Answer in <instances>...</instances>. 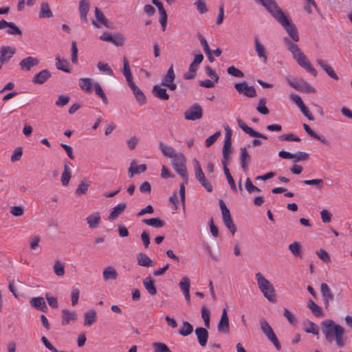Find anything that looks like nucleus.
<instances>
[{"instance_id":"obj_39","label":"nucleus","mask_w":352,"mask_h":352,"mask_svg":"<svg viewBox=\"0 0 352 352\" xmlns=\"http://www.w3.org/2000/svg\"><path fill=\"white\" fill-rule=\"evenodd\" d=\"M289 250L292 254V255L295 257H302V252H301V245L299 242L295 241L292 243H291L289 247Z\"/></svg>"},{"instance_id":"obj_15","label":"nucleus","mask_w":352,"mask_h":352,"mask_svg":"<svg viewBox=\"0 0 352 352\" xmlns=\"http://www.w3.org/2000/svg\"><path fill=\"white\" fill-rule=\"evenodd\" d=\"M237 123L239 126L247 134L251 137L259 138L267 140V138L261 133L254 131L251 127H249L240 118L237 119Z\"/></svg>"},{"instance_id":"obj_44","label":"nucleus","mask_w":352,"mask_h":352,"mask_svg":"<svg viewBox=\"0 0 352 352\" xmlns=\"http://www.w3.org/2000/svg\"><path fill=\"white\" fill-rule=\"evenodd\" d=\"M307 307L311 310V311L316 316H323L322 308L316 303H315L312 300H309Z\"/></svg>"},{"instance_id":"obj_45","label":"nucleus","mask_w":352,"mask_h":352,"mask_svg":"<svg viewBox=\"0 0 352 352\" xmlns=\"http://www.w3.org/2000/svg\"><path fill=\"white\" fill-rule=\"evenodd\" d=\"M95 15L97 21L100 23H101L107 28H110V25L109 23L108 22V20L106 19L104 14L98 8H95Z\"/></svg>"},{"instance_id":"obj_19","label":"nucleus","mask_w":352,"mask_h":352,"mask_svg":"<svg viewBox=\"0 0 352 352\" xmlns=\"http://www.w3.org/2000/svg\"><path fill=\"white\" fill-rule=\"evenodd\" d=\"M38 63L39 60L37 58L28 56L21 60L19 65L21 69H26L27 71H29L32 67L38 65Z\"/></svg>"},{"instance_id":"obj_43","label":"nucleus","mask_w":352,"mask_h":352,"mask_svg":"<svg viewBox=\"0 0 352 352\" xmlns=\"http://www.w3.org/2000/svg\"><path fill=\"white\" fill-rule=\"evenodd\" d=\"M53 16V14L46 2H43L41 5V11L39 13L40 18H50Z\"/></svg>"},{"instance_id":"obj_18","label":"nucleus","mask_w":352,"mask_h":352,"mask_svg":"<svg viewBox=\"0 0 352 352\" xmlns=\"http://www.w3.org/2000/svg\"><path fill=\"white\" fill-rule=\"evenodd\" d=\"M207 328L197 327L195 330V333L197 338L198 343L200 346H204L206 345L208 339V331Z\"/></svg>"},{"instance_id":"obj_62","label":"nucleus","mask_w":352,"mask_h":352,"mask_svg":"<svg viewBox=\"0 0 352 352\" xmlns=\"http://www.w3.org/2000/svg\"><path fill=\"white\" fill-rule=\"evenodd\" d=\"M245 186L246 190L250 194L253 193L254 192H260L261 191V190L258 187L253 185L252 181L250 180V179L249 177H248L246 179Z\"/></svg>"},{"instance_id":"obj_11","label":"nucleus","mask_w":352,"mask_h":352,"mask_svg":"<svg viewBox=\"0 0 352 352\" xmlns=\"http://www.w3.org/2000/svg\"><path fill=\"white\" fill-rule=\"evenodd\" d=\"M175 77L173 65H171L163 77L161 85L168 88L171 91H175L177 87L175 82Z\"/></svg>"},{"instance_id":"obj_23","label":"nucleus","mask_w":352,"mask_h":352,"mask_svg":"<svg viewBox=\"0 0 352 352\" xmlns=\"http://www.w3.org/2000/svg\"><path fill=\"white\" fill-rule=\"evenodd\" d=\"M152 93L155 97L162 100H168L170 98L169 95L167 94L166 89L157 85L153 86Z\"/></svg>"},{"instance_id":"obj_63","label":"nucleus","mask_w":352,"mask_h":352,"mask_svg":"<svg viewBox=\"0 0 352 352\" xmlns=\"http://www.w3.org/2000/svg\"><path fill=\"white\" fill-rule=\"evenodd\" d=\"M220 135L221 131H219L215 132L213 135L208 137L205 141L206 146L210 147L211 145H212Z\"/></svg>"},{"instance_id":"obj_20","label":"nucleus","mask_w":352,"mask_h":352,"mask_svg":"<svg viewBox=\"0 0 352 352\" xmlns=\"http://www.w3.org/2000/svg\"><path fill=\"white\" fill-rule=\"evenodd\" d=\"M52 74L47 69H43L36 74L32 78L34 84L42 85L45 83L50 77Z\"/></svg>"},{"instance_id":"obj_24","label":"nucleus","mask_w":352,"mask_h":352,"mask_svg":"<svg viewBox=\"0 0 352 352\" xmlns=\"http://www.w3.org/2000/svg\"><path fill=\"white\" fill-rule=\"evenodd\" d=\"M63 318L61 321L62 325H67L71 322H75L77 319V314L75 311H71L68 309L62 311Z\"/></svg>"},{"instance_id":"obj_1","label":"nucleus","mask_w":352,"mask_h":352,"mask_svg":"<svg viewBox=\"0 0 352 352\" xmlns=\"http://www.w3.org/2000/svg\"><path fill=\"white\" fill-rule=\"evenodd\" d=\"M320 329L328 343L335 342L338 347H342L346 344V338L344 327L333 320L327 319L322 321Z\"/></svg>"},{"instance_id":"obj_55","label":"nucleus","mask_w":352,"mask_h":352,"mask_svg":"<svg viewBox=\"0 0 352 352\" xmlns=\"http://www.w3.org/2000/svg\"><path fill=\"white\" fill-rule=\"evenodd\" d=\"M179 285L183 293L190 291V279L187 276H184L180 280Z\"/></svg>"},{"instance_id":"obj_6","label":"nucleus","mask_w":352,"mask_h":352,"mask_svg":"<svg viewBox=\"0 0 352 352\" xmlns=\"http://www.w3.org/2000/svg\"><path fill=\"white\" fill-rule=\"evenodd\" d=\"M261 3L278 22L286 16L274 0H261Z\"/></svg>"},{"instance_id":"obj_40","label":"nucleus","mask_w":352,"mask_h":352,"mask_svg":"<svg viewBox=\"0 0 352 352\" xmlns=\"http://www.w3.org/2000/svg\"><path fill=\"white\" fill-rule=\"evenodd\" d=\"M102 275L104 280H115L117 278L118 273L113 267H107L104 270Z\"/></svg>"},{"instance_id":"obj_52","label":"nucleus","mask_w":352,"mask_h":352,"mask_svg":"<svg viewBox=\"0 0 352 352\" xmlns=\"http://www.w3.org/2000/svg\"><path fill=\"white\" fill-rule=\"evenodd\" d=\"M55 60L56 67L58 69L67 73H70V70L65 67L68 64V62L66 60H61L59 56H56Z\"/></svg>"},{"instance_id":"obj_50","label":"nucleus","mask_w":352,"mask_h":352,"mask_svg":"<svg viewBox=\"0 0 352 352\" xmlns=\"http://www.w3.org/2000/svg\"><path fill=\"white\" fill-rule=\"evenodd\" d=\"M98 69L100 72L104 73V74L112 76L113 74V69L107 63H104L101 61H99L97 64Z\"/></svg>"},{"instance_id":"obj_34","label":"nucleus","mask_w":352,"mask_h":352,"mask_svg":"<svg viewBox=\"0 0 352 352\" xmlns=\"http://www.w3.org/2000/svg\"><path fill=\"white\" fill-rule=\"evenodd\" d=\"M303 127H304V129L305 130V131L307 133V134L309 135H310L311 137L319 140L320 142H321L322 143H323L325 145H327V146H329L330 144V142L324 137V136H321V135H318L316 133H315L310 127L309 125H307V124H303Z\"/></svg>"},{"instance_id":"obj_13","label":"nucleus","mask_w":352,"mask_h":352,"mask_svg":"<svg viewBox=\"0 0 352 352\" xmlns=\"http://www.w3.org/2000/svg\"><path fill=\"white\" fill-rule=\"evenodd\" d=\"M234 88L239 94H243L248 98H254L256 96V91L253 86H248L246 82L236 83Z\"/></svg>"},{"instance_id":"obj_9","label":"nucleus","mask_w":352,"mask_h":352,"mask_svg":"<svg viewBox=\"0 0 352 352\" xmlns=\"http://www.w3.org/2000/svg\"><path fill=\"white\" fill-rule=\"evenodd\" d=\"M286 82L294 89L298 91L306 93H315L316 90L307 81L300 79L298 81L291 79L289 77L285 78Z\"/></svg>"},{"instance_id":"obj_17","label":"nucleus","mask_w":352,"mask_h":352,"mask_svg":"<svg viewBox=\"0 0 352 352\" xmlns=\"http://www.w3.org/2000/svg\"><path fill=\"white\" fill-rule=\"evenodd\" d=\"M217 329L219 332L228 333L230 332L229 318L226 309H223L221 319L217 325Z\"/></svg>"},{"instance_id":"obj_57","label":"nucleus","mask_w":352,"mask_h":352,"mask_svg":"<svg viewBox=\"0 0 352 352\" xmlns=\"http://www.w3.org/2000/svg\"><path fill=\"white\" fill-rule=\"evenodd\" d=\"M227 72L228 74L233 76L236 78H243L244 74L239 69L235 67L234 66H230L228 68Z\"/></svg>"},{"instance_id":"obj_51","label":"nucleus","mask_w":352,"mask_h":352,"mask_svg":"<svg viewBox=\"0 0 352 352\" xmlns=\"http://www.w3.org/2000/svg\"><path fill=\"white\" fill-rule=\"evenodd\" d=\"M94 87H95L96 94L101 98L102 101L104 104H107L108 99H107V97L106 96L104 92L103 91V89H102L101 85L98 82H96L94 84Z\"/></svg>"},{"instance_id":"obj_30","label":"nucleus","mask_w":352,"mask_h":352,"mask_svg":"<svg viewBox=\"0 0 352 352\" xmlns=\"http://www.w3.org/2000/svg\"><path fill=\"white\" fill-rule=\"evenodd\" d=\"M146 170V164H140L137 165L136 162L133 160L130 164V167L129 168V173L130 177H133L134 175L135 174H140L141 173L144 172Z\"/></svg>"},{"instance_id":"obj_60","label":"nucleus","mask_w":352,"mask_h":352,"mask_svg":"<svg viewBox=\"0 0 352 352\" xmlns=\"http://www.w3.org/2000/svg\"><path fill=\"white\" fill-rule=\"evenodd\" d=\"M224 173H225L226 177V178L228 179V184L230 186L231 189L234 192H236L237 191V188H236V184L234 183L233 177H232V175H231V174L230 173V170H229L228 168H226V170H224Z\"/></svg>"},{"instance_id":"obj_27","label":"nucleus","mask_w":352,"mask_h":352,"mask_svg":"<svg viewBox=\"0 0 352 352\" xmlns=\"http://www.w3.org/2000/svg\"><path fill=\"white\" fill-rule=\"evenodd\" d=\"M317 63L323 69V70L334 80H338V76L336 73L334 72L333 68L328 65L324 60L318 58L316 60Z\"/></svg>"},{"instance_id":"obj_2","label":"nucleus","mask_w":352,"mask_h":352,"mask_svg":"<svg viewBox=\"0 0 352 352\" xmlns=\"http://www.w3.org/2000/svg\"><path fill=\"white\" fill-rule=\"evenodd\" d=\"M284 43L287 45V50L292 53L294 59L296 60L298 65L311 74L314 77L317 76V70L311 65L309 60L298 45L292 43L288 38H284Z\"/></svg>"},{"instance_id":"obj_22","label":"nucleus","mask_w":352,"mask_h":352,"mask_svg":"<svg viewBox=\"0 0 352 352\" xmlns=\"http://www.w3.org/2000/svg\"><path fill=\"white\" fill-rule=\"evenodd\" d=\"M130 87L133 93L140 104L142 105L146 102V97L144 93L140 89V88L136 86V85L133 82L128 84Z\"/></svg>"},{"instance_id":"obj_28","label":"nucleus","mask_w":352,"mask_h":352,"mask_svg":"<svg viewBox=\"0 0 352 352\" xmlns=\"http://www.w3.org/2000/svg\"><path fill=\"white\" fill-rule=\"evenodd\" d=\"M142 283L146 290L150 295L155 296L157 294V289L154 285V280L151 276L146 277L143 280Z\"/></svg>"},{"instance_id":"obj_61","label":"nucleus","mask_w":352,"mask_h":352,"mask_svg":"<svg viewBox=\"0 0 352 352\" xmlns=\"http://www.w3.org/2000/svg\"><path fill=\"white\" fill-rule=\"evenodd\" d=\"M153 346L155 352H170L169 348L162 342H154Z\"/></svg>"},{"instance_id":"obj_64","label":"nucleus","mask_w":352,"mask_h":352,"mask_svg":"<svg viewBox=\"0 0 352 352\" xmlns=\"http://www.w3.org/2000/svg\"><path fill=\"white\" fill-rule=\"evenodd\" d=\"M308 157L309 154L302 151H298L293 154V159H294V162H296L300 161H305L308 159Z\"/></svg>"},{"instance_id":"obj_37","label":"nucleus","mask_w":352,"mask_h":352,"mask_svg":"<svg viewBox=\"0 0 352 352\" xmlns=\"http://www.w3.org/2000/svg\"><path fill=\"white\" fill-rule=\"evenodd\" d=\"M96 320V311L95 310H90L84 314V325L91 326Z\"/></svg>"},{"instance_id":"obj_48","label":"nucleus","mask_w":352,"mask_h":352,"mask_svg":"<svg viewBox=\"0 0 352 352\" xmlns=\"http://www.w3.org/2000/svg\"><path fill=\"white\" fill-rule=\"evenodd\" d=\"M7 28H8V29L6 30V32L10 35L21 36L22 34V31L13 22H9Z\"/></svg>"},{"instance_id":"obj_58","label":"nucleus","mask_w":352,"mask_h":352,"mask_svg":"<svg viewBox=\"0 0 352 352\" xmlns=\"http://www.w3.org/2000/svg\"><path fill=\"white\" fill-rule=\"evenodd\" d=\"M265 104H266V99L265 98H261L259 100L258 106L256 107V110L259 113H261L263 115H267L269 113V109L265 106Z\"/></svg>"},{"instance_id":"obj_10","label":"nucleus","mask_w":352,"mask_h":352,"mask_svg":"<svg viewBox=\"0 0 352 352\" xmlns=\"http://www.w3.org/2000/svg\"><path fill=\"white\" fill-rule=\"evenodd\" d=\"M184 118L187 120H199L203 116V109L201 107L195 103L190 107L184 113Z\"/></svg>"},{"instance_id":"obj_38","label":"nucleus","mask_w":352,"mask_h":352,"mask_svg":"<svg viewBox=\"0 0 352 352\" xmlns=\"http://www.w3.org/2000/svg\"><path fill=\"white\" fill-rule=\"evenodd\" d=\"M91 185V182H87L85 179H82L79 183L78 188L75 191V194L78 196L85 195L88 190L89 187Z\"/></svg>"},{"instance_id":"obj_8","label":"nucleus","mask_w":352,"mask_h":352,"mask_svg":"<svg viewBox=\"0 0 352 352\" xmlns=\"http://www.w3.org/2000/svg\"><path fill=\"white\" fill-rule=\"evenodd\" d=\"M278 23L286 30L290 38L295 42L299 41V35L296 25L292 23V19L287 16H284Z\"/></svg>"},{"instance_id":"obj_4","label":"nucleus","mask_w":352,"mask_h":352,"mask_svg":"<svg viewBox=\"0 0 352 352\" xmlns=\"http://www.w3.org/2000/svg\"><path fill=\"white\" fill-rule=\"evenodd\" d=\"M185 162V156L182 153H178L177 156L172 159L173 168L182 177L184 182L188 184V178Z\"/></svg>"},{"instance_id":"obj_26","label":"nucleus","mask_w":352,"mask_h":352,"mask_svg":"<svg viewBox=\"0 0 352 352\" xmlns=\"http://www.w3.org/2000/svg\"><path fill=\"white\" fill-rule=\"evenodd\" d=\"M90 3L89 0H80L79 2V12L81 19L87 22V15L89 10Z\"/></svg>"},{"instance_id":"obj_47","label":"nucleus","mask_w":352,"mask_h":352,"mask_svg":"<svg viewBox=\"0 0 352 352\" xmlns=\"http://www.w3.org/2000/svg\"><path fill=\"white\" fill-rule=\"evenodd\" d=\"M79 85L80 88L86 91L91 92V80L88 78H80L79 80Z\"/></svg>"},{"instance_id":"obj_31","label":"nucleus","mask_w":352,"mask_h":352,"mask_svg":"<svg viewBox=\"0 0 352 352\" xmlns=\"http://www.w3.org/2000/svg\"><path fill=\"white\" fill-rule=\"evenodd\" d=\"M159 148L164 156L171 159L177 156L178 153H176V151L173 147L166 145L163 142H160L159 144Z\"/></svg>"},{"instance_id":"obj_25","label":"nucleus","mask_w":352,"mask_h":352,"mask_svg":"<svg viewBox=\"0 0 352 352\" xmlns=\"http://www.w3.org/2000/svg\"><path fill=\"white\" fill-rule=\"evenodd\" d=\"M241 155H240V162L243 170L246 172L248 168V164L250 162L251 157L249 155L247 148L245 147H242L240 149Z\"/></svg>"},{"instance_id":"obj_32","label":"nucleus","mask_w":352,"mask_h":352,"mask_svg":"<svg viewBox=\"0 0 352 352\" xmlns=\"http://www.w3.org/2000/svg\"><path fill=\"white\" fill-rule=\"evenodd\" d=\"M255 43V50L258 56L261 58L263 59V61L265 63L267 60V56L266 53V50L263 44L259 41L258 38L256 37L254 38Z\"/></svg>"},{"instance_id":"obj_49","label":"nucleus","mask_w":352,"mask_h":352,"mask_svg":"<svg viewBox=\"0 0 352 352\" xmlns=\"http://www.w3.org/2000/svg\"><path fill=\"white\" fill-rule=\"evenodd\" d=\"M307 327L305 328V331L308 333H312L315 336L319 335V328L316 324L311 320H307Z\"/></svg>"},{"instance_id":"obj_46","label":"nucleus","mask_w":352,"mask_h":352,"mask_svg":"<svg viewBox=\"0 0 352 352\" xmlns=\"http://www.w3.org/2000/svg\"><path fill=\"white\" fill-rule=\"evenodd\" d=\"M303 183L306 185L314 186L318 190H322L324 186V181L322 179H314L303 181Z\"/></svg>"},{"instance_id":"obj_59","label":"nucleus","mask_w":352,"mask_h":352,"mask_svg":"<svg viewBox=\"0 0 352 352\" xmlns=\"http://www.w3.org/2000/svg\"><path fill=\"white\" fill-rule=\"evenodd\" d=\"M219 206L221 210L223 220L228 219V218H230L231 215H230V210L227 208L226 204L224 203V201L222 199L219 200Z\"/></svg>"},{"instance_id":"obj_29","label":"nucleus","mask_w":352,"mask_h":352,"mask_svg":"<svg viewBox=\"0 0 352 352\" xmlns=\"http://www.w3.org/2000/svg\"><path fill=\"white\" fill-rule=\"evenodd\" d=\"M30 304L35 309L40 310L43 312H46L47 309L45 299L43 297H35L32 298Z\"/></svg>"},{"instance_id":"obj_35","label":"nucleus","mask_w":352,"mask_h":352,"mask_svg":"<svg viewBox=\"0 0 352 352\" xmlns=\"http://www.w3.org/2000/svg\"><path fill=\"white\" fill-rule=\"evenodd\" d=\"M86 220L90 228H96L100 225L101 219L99 213L95 212L89 215Z\"/></svg>"},{"instance_id":"obj_41","label":"nucleus","mask_w":352,"mask_h":352,"mask_svg":"<svg viewBox=\"0 0 352 352\" xmlns=\"http://www.w3.org/2000/svg\"><path fill=\"white\" fill-rule=\"evenodd\" d=\"M142 222L154 228H162L165 225V222L159 218L144 219Z\"/></svg>"},{"instance_id":"obj_16","label":"nucleus","mask_w":352,"mask_h":352,"mask_svg":"<svg viewBox=\"0 0 352 352\" xmlns=\"http://www.w3.org/2000/svg\"><path fill=\"white\" fill-rule=\"evenodd\" d=\"M16 49L11 46H2L0 49V60L7 63L14 56Z\"/></svg>"},{"instance_id":"obj_3","label":"nucleus","mask_w":352,"mask_h":352,"mask_svg":"<svg viewBox=\"0 0 352 352\" xmlns=\"http://www.w3.org/2000/svg\"><path fill=\"white\" fill-rule=\"evenodd\" d=\"M255 277L257 280L258 287L263 296L269 301L276 302L275 289L273 285L261 272H257L255 274Z\"/></svg>"},{"instance_id":"obj_56","label":"nucleus","mask_w":352,"mask_h":352,"mask_svg":"<svg viewBox=\"0 0 352 352\" xmlns=\"http://www.w3.org/2000/svg\"><path fill=\"white\" fill-rule=\"evenodd\" d=\"M111 43L117 47L122 46L124 43V37L121 34H114L112 37Z\"/></svg>"},{"instance_id":"obj_54","label":"nucleus","mask_w":352,"mask_h":352,"mask_svg":"<svg viewBox=\"0 0 352 352\" xmlns=\"http://www.w3.org/2000/svg\"><path fill=\"white\" fill-rule=\"evenodd\" d=\"M54 273L58 276H62L65 274L64 265L59 261H56L53 266Z\"/></svg>"},{"instance_id":"obj_21","label":"nucleus","mask_w":352,"mask_h":352,"mask_svg":"<svg viewBox=\"0 0 352 352\" xmlns=\"http://www.w3.org/2000/svg\"><path fill=\"white\" fill-rule=\"evenodd\" d=\"M138 265L142 267H149L155 265V262L152 261L147 255L142 252L137 254Z\"/></svg>"},{"instance_id":"obj_33","label":"nucleus","mask_w":352,"mask_h":352,"mask_svg":"<svg viewBox=\"0 0 352 352\" xmlns=\"http://www.w3.org/2000/svg\"><path fill=\"white\" fill-rule=\"evenodd\" d=\"M126 208V204L125 203H122L118 204L116 206H115L112 211L110 212L109 215V220L113 221L118 218L119 215H120Z\"/></svg>"},{"instance_id":"obj_5","label":"nucleus","mask_w":352,"mask_h":352,"mask_svg":"<svg viewBox=\"0 0 352 352\" xmlns=\"http://www.w3.org/2000/svg\"><path fill=\"white\" fill-rule=\"evenodd\" d=\"M260 327L267 339L274 345L275 348L278 351H280L281 349V345L274 332V330L265 319H261L260 320Z\"/></svg>"},{"instance_id":"obj_42","label":"nucleus","mask_w":352,"mask_h":352,"mask_svg":"<svg viewBox=\"0 0 352 352\" xmlns=\"http://www.w3.org/2000/svg\"><path fill=\"white\" fill-rule=\"evenodd\" d=\"M193 331L192 325L187 322L184 321L182 322L181 329L179 330V333L182 336H188L191 334Z\"/></svg>"},{"instance_id":"obj_53","label":"nucleus","mask_w":352,"mask_h":352,"mask_svg":"<svg viewBox=\"0 0 352 352\" xmlns=\"http://www.w3.org/2000/svg\"><path fill=\"white\" fill-rule=\"evenodd\" d=\"M201 318L204 320L206 328H210V311L207 309L206 306H203L201 309Z\"/></svg>"},{"instance_id":"obj_36","label":"nucleus","mask_w":352,"mask_h":352,"mask_svg":"<svg viewBox=\"0 0 352 352\" xmlns=\"http://www.w3.org/2000/svg\"><path fill=\"white\" fill-rule=\"evenodd\" d=\"M122 74L124 76L128 84L133 82V76H132V74L131 72L129 63L126 57H124V58H123Z\"/></svg>"},{"instance_id":"obj_7","label":"nucleus","mask_w":352,"mask_h":352,"mask_svg":"<svg viewBox=\"0 0 352 352\" xmlns=\"http://www.w3.org/2000/svg\"><path fill=\"white\" fill-rule=\"evenodd\" d=\"M193 162L195 165V178L208 192H211L213 190V187L212 184L206 179L199 161L197 159H195Z\"/></svg>"},{"instance_id":"obj_12","label":"nucleus","mask_w":352,"mask_h":352,"mask_svg":"<svg viewBox=\"0 0 352 352\" xmlns=\"http://www.w3.org/2000/svg\"><path fill=\"white\" fill-rule=\"evenodd\" d=\"M204 60V56L201 54H197L193 61L191 63L188 67V72L184 74V78L186 80H191L195 78L196 76V72L198 69V67L199 64L202 62Z\"/></svg>"},{"instance_id":"obj_14","label":"nucleus","mask_w":352,"mask_h":352,"mask_svg":"<svg viewBox=\"0 0 352 352\" xmlns=\"http://www.w3.org/2000/svg\"><path fill=\"white\" fill-rule=\"evenodd\" d=\"M320 291L324 307L326 309H328L330 302L334 299V296L327 283H323L320 285Z\"/></svg>"}]
</instances>
